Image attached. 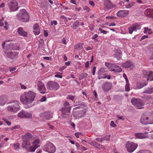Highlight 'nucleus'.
<instances>
[{
  "instance_id": "obj_45",
  "label": "nucleus",
  "mask_w": 153,
  "mask_h": 153,
  "mask_svg": "<svg viewBox=\"0 0 153 153\" xmlns=\"http://www.w3.org/2000/svg\"><path fill=\"white\" fill-rule=\"evenodd\" d=\"M126 91H128L130 90V88L129 86V83L126 84L125 86Z\"/></svg>"
},
{
  "instance_id": "obj_57",
  "label": "nucleus",
  "mask_w": 153,
  "mask_h": 153,
  "mask_svg": "<svg viewBox=\"0 0 153 153\" xmlns=\"http://www.w3.org/2000/svg\"><path fill=\"white\" fill-rule=\"evenodd\" d=\"M16 69V68H9V70L10 71V72H12L13 71H15Z\"/></svg>"
},
{
  "instance_id": "obj_44",
  "label": "nucleus",
  "mask_w": 153,
  "mask_h": 153,
  "mask_svg": "<svg viewBox=\"0 0 153 153\" xmlns=\"http://www.w3.org/2000/svg\"><path fill=\"white\" fill-rule=\"evenodd\" d=\"M140 153H152L149 150H142L140 151Z\"/></svg>"
},
{
  "instance_id": "obj_59",
  "label": "nucleus",
  "mask_w": 153,
  "mask_h": 153,
  "mask_svg": "<svg viewBox=\"0 0 153 153\" xmlns=\"http://www.w3.org/2000/svg\"><path fill=\"white\" fill-rule=\"evenodd\" d=\"M19 128V126H15L12 127L11 128V130H13L15 129H18Z\"/></svg>"
},
{
  "instance_id": "obj_55",
  "label": "nucleus",
  "mask_w": 153,
  "mask_h": 153,
  "mask_svg": "<svg viewBox=\"0 0 153 153\" xmlns=\"http://www.w3.org/2000/svg\"><path fill=\"white\" fill-rule=\"evenodd\" d=\"M96 69V67L94 66L92 70V74L93 75H94L95 74Z\"/></svg>"
},
{
  "instance_id": "obj_49",
  "label": "nucleus",
  "mask_w": 153,
  "mask_h": 153,
  "mask_svg": "<svg viewBox=\"0 0 153 153\" xmlns=\"http://www.w3.org/2000/svg\"><path fill=\"white\" fill-rule=\"evenodd\" d=\"M99 30L100 31L101 33H104L105 34H106L107 33V32L105 30H103L102 28H99Z\"/></svg>"
},
{
  "instance_id": "obj_63",
  "label": "nucleus",
  "mask_w": 153,
  "mask_h": 153,
  "mask_svg": "<svg viewBox=\"0 0 153 153\" xmlns=\"http://www.w3.org/2000/svg\"><path fill=\"white\" fill-rule=\"evenodd\" d=\"M4 143V142L3 141H2L1 142V144H0V149L3 146Z\"/></svg>"
},
{
  "instance_id": "obj_3",
  "label": "nucleus",
  "mask_w": 153,
  "mask_h": 153,
  "mask_svg": "<svg viewBox=\"0 0 153 153\" xmlns=\"http://www.w3.org/2000/svg\"><path fill=\"white\" fill-rule=\"evenodd\" d=\"M138 144L133 142L127 141L125 144V148L129 153H132L134 151L138 146Z\"/></svg>"
},
{
  "instance_id": "obj_47",
  "label": "nucleus",
  "mask_w": 153,
  "mask_h": 153,
  "mask_svg": "<svg viewBox=\"0 0 153 153\" xmlns=\"http://www.w3.org/2000/svg\"><path fill=\"white\" fill-rule=\"evenodd\" d=\"M69 105V103L68 102H65L63 104V106H64V107H70Z\"/></svg>"
},
{
  "instance_id": "obj_10",
  "label": "nucleus",
  "mask_w": 153,
  "mask_h": 153,
  "mask_svg": "<svg viewBox=\"0 0 153 153\" xmlns=\"http://www.w3.org/2000/svg\"><path fill=\"white\" fill-rule=\"evenodd\" d=\"M37 89L41 93L44 94L45 93L46 89L45 85L41 81H39L37 82Z\"/></svg>"
},
{
  "instance_id": "obj_4",
  "label": "nucleus",
  "mask_w": 153,
  "mask_h": 153,
  "mask_svg": "<svg viewBox=\"0 0 153 153\" xmlns=\"http://www.w3.org/2000/svg\"><path fill=\"white\" fill-rule=\"evenodd\" d=\"M19 102L17 101H14L10 105L7 107L8 111L12 112H16L18 111L20 108Z\"/></svg>"
},
{
  "instance_id": "obj_32",
  "label": "nucleus",
  "mask_w": 153,
  "mask_h": 153,
  "mask_svg": "<svg viewBox=\"0 0 153 153\" xmlns=\"http://www.w3.org/2000/svg\"><path fill=\"white\" fill-rule=\"evenodd\" d=\"M43 116L44 119L48 120L51 118V117L50 115V114L49 112H45L43 114Z\"/></svg>"
},
{
  "instance_id": "obj_24",
  "label": "nucleus",
  "mask_w": 153,
  "mask_h": 153,
  "mask_svg": "<svg viewBox=\"0 0 153 153\" xmlns=\"http://www.w3.org/2000/svg\"><path fill=\"white\" fill-rule=\"evenodd\" d=\"M107 71L106 68H101L98 71L97 74L98 77H102V75L106 74V72Z\"/></svg>"
},
{
  "instance_id": "obj_35",
  "label": "nucleus",
  "mask_w": 153,
  "mask_h": 153,
  "mask_svg": "<svg viewBox=\"0 0 153 153\" xmlns=\"http://www.w3.org/2000/svg\"><path fill=\"white\" fill-rule=\"evenodd\" d=\"M82 45V44L81 43H79L76 45L75 46V49H77L79 50L82 49L83 48Z\"/></svg>"
},
{
  "instance_id": "obj_7",
  "label": "nucleus",
  "mask_w": 153,
  "mask_h": 153,
  "mask_svg": "<svg viewBox=\"0 0 153 153\" xmlns=\"http://www.w3.org/2000/svg\"><path fill=\"white\" fill-rule=\"evenodd\" d=\"M46 87L49 91H55L59 88V85L56 82L49 81L47 84Z\"/></svg>"
},
{
  "instance_id": "obj_53",
  "label": "nucleus",
  "mask_w": 153,
  "mask_h": 153,
  "mask_svg": "<svg viewBox=\"0 0 153 153\" xmlns=\"http://www.w3.org/2000/svg\"><path fill=\"white\" fill-rule=\"evenodd\" d=\"M149 121L150 124H153V117H150L149 118Z\"/></svg>"
},
{
  "instance_id": "obj_17",
  "label": "nucleus",
  "mask_w": 153,
  "mask_h": 153,
  "mask_svg": "<svg viewBox=\"0 0 153 153\" xmlns=\"http://www.w3.org/2000/svg\"><path fill=\"white\" fill-rule=\"evenodd\" d=\"M40 141L39 139H37L33 142L32 145L31 146L32 152H34L36 149L40 146V145H39Z\"/></svg>"
},
{
  "instance_id": "obj_39",
  "label": "nucleus",
  "mask_w": 153,
  "mask_h": 153,
  "mask_svg": "<svg viewBox=\"0 0 153 153\" xmlns=\"http://www.w3.org/2000/svg\"><path fill=\"white\" fill-rule=\"evenodd\" d=\"M110 137L111 135H106L104 137H102V138L103 139V141L105 140L109 141L110 139Z\"/></svg>"
},
{
  "instance_id": "obj_30",
  "label": "nucleus",
  "mask_w": 153,
  "mask_h": 153,
  "mask_svg": "<svg viewBox=\"0 0 153 153\" xmlns=\"http://www.w3.org/2000/svg\"><path fill=\"white\" fill-rule=\"evenodd\" d=\"M133 66V64L129 61H127L126 62L122 64V66L124 68H128L132 67Z\"/></svg>"
},
{
  "instance_id": "obj_52",
  "label": "nucleus",
  "mask_w": 153,
  "mask_h": 153,
  "mask_svg": "<svg viewBox=\"0 0 153 153\" xmlns=\"http://www.w3.org/2000/svg\"><path fill=\"white\" fill-rule=\"evenodd\" d=\"M66 68V67L65 66H62L60 68V69L59 70V71H62L63 70H64Z\"/></svg>"
},
{
  "instance_id": "obj_54",
  "label": "nucleus",
  "mask_w": 153,
  "mask_h": 153,
  "mask_svg": "<svg viewBox=\"0 0 153 153\" xmlns=\"http://www.w3.org/2000/svg\"><path fill=\"white\" fill-rule=\"evenodd\" d=\"M110 126L112 127H114L116 126V124L113 121H111L110 123Z\"/></svg>"
},
{
  "instance_id": "obj_64",
  "label": "nucleus",
  "mask_w": 153,
  "mask_h": 153,
  "mask_svg": "<svg viewBox=\"0 0 153 153\" xmlns=\"http://www.w3.org/2000/svg\"><path fill=\"white\" fill-rule=\"evenodd\" d=\"M149 115L150 117H153V111L150 112Z\"/></svg>"
},
{
  "instance_id": "obj_33",
  "label": "nucleus",
  "mask_w": 153,
  "mask_h": 153,
  "mask_svg": "<svg viewBox=\"0 0 153 153\" xmlns=\"http://www.w3.org/2000/svg\"><path fill=\"white\" fill-rule=\"evenodd\" d=\"M73 116L74 117L76 118H81V115H80V111H75L73 112Z\"/></svg>"
},
{
  "instance_id": "obj_36",
  "label": "nucleus",
  "mask_w": 153,
  "mask_h": 153,
  "mask_svg": "<svg viewBox=\"0 0 153 153\" xmlns=\"http://www.w3.org/2000/svg\"><path fill=\"white\" fill-rule=\"evenodd\" d=\"M79 22L77 20L73 24V25L72 27L74 29H77L79 26Z\"/></svg>"
},
{
  "instance_id": "obj_60",
  "label": "nucleus",
  "mask_w": 153,
  "mask_h": 153,
  "mask_svg": "<svg viewBox=\"0 0 153 153\" xmlns=\"http://www.w3.org/2000/svg\"><path fill=\"white\" fill-rule=\"evenodd\" d=\"M89 3L92 6H94L95 5V3L91 1H89Z\"/></svg>"
},
{
  "instance_id": "obj_19",
  "label": "nucleus",
  "mask_w": 153,
  "mask_h": 153,
  "mask_svg": "<svg viewBox=\"0 0 153 153\" xmlns=\"http://www.w3.org/2000/svg\"><path fill=\"white\" fill-rule=\"evenodd\" d=\"M104 5L107 10L111 9L114 7V6L111 3L110 0H105Z\"/></svg>"
},
{
  "instance_id": "obj_56",
  "label": "nucleus",
  "mask_w": 153,
  "mask_h": 153,
  "mask_svg": "<svg viewBox=\"0 0 153 153\" xmlns=\"http://www.w3.org/2000/svg\"><path fill=\"white\" fill-rule=\"evenodd\" d=\"M57 24V22L56 21L53 20L51 22V25H56Z\"/></svg>"
},
{
  "instance_id": "obj_13",
  "label": "nucleus",
  "mask_w": 153,
  "mask_h": 153,
  "mask_svg": "<svg viewBox=\"0 0 153 153\" xmlns=\"http://www.w3.org/2000/svg\"><path fill=\"white\" fill-rule=\"evenodd\" d=\"M71 107H64L60 108V110L62 111V116L63 117H65L66 116L68 115L70 112Z\"/></svg>"
},
{
  "instance_id": "obj_14",
  "label": "nucleus",
  "mask_w": 153,
  "mask_h": 153,
  "mask_svg": "<svg viewBox=\"0 0 153 153\" xmlns=\"http://www.w3.org/2000/svg\"><path fill=\"white\" fill-rule=\"evenodd\" d=\"M129 11L127 10H120L117 13V16L120 17H125L128 16Z\"/></svg>"
},
{
  "instance_id": "obj_46",
  "label": "nucleus",
  "mask_w": 153,
  "mask_h": 153,
  "mask_svg": "<svg viewBox=\"0 0 153 153\" xmlns=\"http://www.w3.org/2000/svg\"><path fill=\"white\" fill-rule=\"evenodd\" d=\"M115 72H120L122 71V69L118 66L117 68L115 69Z\"/></svg>"
},
{
  "instance_id": "obj_2",
  "label": "nucleus",
  "mask_w": 153,
  "mask_h": 153,
  "mask_svg": "<svg viewBox=\"0 0 153 153\" xmlns=\"http://www.w3.org/2000/svg\"><path fill=\"white\" fill-rule=\"evenodd\" d=\"M17 19L22 22H27L29 21L30 16L29 14L25 9L20 10L16 15Z\"/></svg>"
},
{
  "instance_id": "obj_1",
  "label": "nucleus",
  "mask_w": 153,
  "mask_h": 153,
  "mask_svg": "<svg viewBox=\"0 0 153 153\" xmlns=\"http://www.w3.org/2000/svg\"><path fill=\"white\" fill-rule=\"evenodd\" d=\"M36 95L35 93L31 91L24 92L21 95L20 100L24 105H30L34 101Z\"/></svg>"
},
{
  "instance_id": "obj_9",
  "label": "nucleus",
  "mask_w": 153,
  "mask_h": 153,
  "mask_svg": "<svg viewBox=\"0 0 153 153\" xmlns=\"http://www.w3.org/2000/svg\"><path fill=\"white\" fill-rule=\"evenodd\" d=\"M18 116L19 118H31L32 116V114L24 110L21 111L18 114Z\"/></svg>"
},
{
  "instance_id": "obj_12",
  "label": "nucleus",
  "mask_w": 153,
  "mask_h": 153,
  "mask_svg": "<svg viewBox=\"0 0 153 153\" xmlns=\"http://www.w3.org/2000/svg\"><path fill=\"white\" fill-rule=\"evenodd\" d=\"M4 53L7 56L11 59H14L16 58L19 54L18 52L14 51L11 52L4 51Z\"/></svg>"
},
{
  "instance_id": "obj_11",
  "label": "nucleus",
  "mask_w": 153,
  "mask_h": 153,
  "mask_svg": "<svg viewBox=\"0 0 153 153\" xmlns=\"http://www.w3.org/2000/svg\"><path fill=\"white\" fill-rule=\"evenodd\" d=\"M22 147L25 149L28 152H32L31 146L30 141H26L23 140Z\"/></svg>"
},
{
  "instance_id": "obj_28",
  "label": "nucleus",
  "mask_w": 153,
  "mask_h": 153,
  "mask_svg": "<svg viewBox=\"0 0 153 153\" xmlns=\"http://www.w3.org/2000/svg\"><path fill=\"white\" fill-rule=\"evenodd\" d=\"M134 135L137 138L139 139H144L147 138V137L143 133H135Z\"/></svg>"
},
{
  "instance_id": "obj_21",
  "label": "nucleus",
  "mask_w": 153,
  "mask_h": 153,
  "mask_svg": "<svg viewBox=\"0 0 153 153\" xmlns=\"http://www.w3.org/2000/svg\"><path fill=\"white\" fill-rule=\"evenodd\" d=\"M149 118L144 116H142L141 118L140 122L143 124H150Z\"/></svg>"
},
{
  "instance_id": "obj_16",
  "label": "nucleus",
  "mask_w": 153,
  "mask_h": 153,
  "mask_svg": "<svg viewBox=\"0 0 153 153\" xmlns=\"http://www.w3.org/2000/svg\"><path fill=\"white\" fill-rule=\"evenodd\" d=\"M33 135L29 132H27L24 135L21 136V138L23 140H25L26 141H30L32 140L33 138Z\"/></svg>"
},
{
  "instance_id": "obj_34",
  "label": "nucleus",
  "mask_w": 153,
  "mask_h": 153,
  "mask_svg": "<svg viewBox=\"0 0 153 153\" xmlns=\"http://www.w3.org/2000/svg\"><path fill=\"white\" fill-rule=\"evenodd\" d=\"M144 30L143 32L144 33L148 32V33L149 34H151L152 33V32L151 31V29H149L147 27H144Z\"/></svg>"
},
{
  "instance_id": "obj_31",
  "label": "nucleus",
  "mask_w": 153,
  "mask_h": 153,
  "mask_svg": "<svg viewBox=\"0 0 153 153\" xmlns=\"http://www.w3.org/2000/svg\"><path fill=\"white\" fill-rule=\"evenodd\" d=\"M144 93L151 94L153 93V87L152 86H150L148 87L143 92Z\"/></svg>"
},
{
  "instance_id": "obj_40",
  "label": "nucleus",
  "mask_w": 153,
  "mask_h": 153,
  "mask_svg": "<svg viewBox=\"0 0 153 153\" xmlns=\"http://www.w3.org/2000/svg\"><path fill=\"white\" fill-rule=\"evenodd\" d=\"M88 76L87 74L86 73H84L82 74V75H81L79 76V78L80 79H83L85 78Z\"/></svg>"
},
{
  "instance_id": "obj_29",
  "label": "nucleus",
  "mask_w": 153,
  "mask_h": 153,
  "mask_svg": "<svg viewBox=\"0 0 153 153\" xmlns=\"http://www.w3.org/2000/svg\"><path fill=\"white\" fill-rule=\"evenodd\" d=\"M7 101V98L5 96L2 95L0 97V105H4L6 103Z\"/></svg>"
},
{
  "instance_id": "obj_6",
  "label": "nucleus",
  "mask_w": 153,
  "mask_h": 153,
  "mask_svg": "<svg viewBox=\"0 0 153 153\" xmlns=\"http://www.w3.org/2000/svg\"><path fill=\"white\" fill-rule=\"evenodd\" d=\"M131 102L137 109L142 108L144 105V102L140 99L134 98L131 100Z\"/></svg>"
},
{
  "instance_id": "obj_23",
  "label": "nucleus",
  "mask_w": 153,
  "mask_h": 153,
  "mask_svg": "<svg viewBox=\"0 0 153 153\" xmlns=\"http://www.w3.org/2000/svg\"><path fill=\"white\" fill-rule=\"evenodd\" d=\"M148 83L146 81H141L137 82V87L138 89H140L146 85Z\"/></svg>"
},
{
  "instance_id": "obj_38",
  "label": "nucleus",
  "mask_w": 153,
  "mask_h": 153,
  "mask_svg": "<svg viewBox=\"0 0 153 153\" xmlns=\"http://www.w3.org/2000/svg\"><path fill=\"white\" fill-rule=\"evenodd\" d=\"M111 76L110 75L107 76H103L102 77H98L99 79H105L107 78L108 79H111Z\"/></svg>"
},
{
  "instance_id": "obj_48",
  "label": "nucleus",
  "mask_w": 153,
  "mask_h": 153,
  "mask_svg": "<svg viewBox=\"0 0 153 153\" xmlns=\"http://www.w3.org/2000/svg\"><path fill=\"white\" fill-rule=\"evenodd\" d=\"M74 98L75 97L72 95H69L67 97V99H69L72 100H74Z\"/></svg>"
},
{
  "instance_id": "obj_50",
  "label": "nucleus",
  "mask_w": 153,
  "mask_h": 153,
  "mask_svg": "<svg viewBox=\"0 0 153 153\" xmlns=\"http://www.w3.org/2000/svg\"><path fill=\"white\" fill-rule=\"evenodd\" d=\"M96 140L97 141L101 142L103 141V139L102 138H102H100V137H97L96 138Z\"/></svg>"
},
{
  "instance_id": "obj_51",
  "label": "nucleus",
  "mask_w": 153,
  "mask_h": 153,
  "mask_svg": "<svg viewBox=\"0 0 153 153\" xmlns=\"http://www.w3.org/2000/svg\"><path fill=\"white\" fill-rule=\"evenodd\" d=\"M20 85L21 86V88L22 89H27V87L25 85H22V83H20Z\"/></svg>"
},
{
  "instance_id": "obj_41",
  "label": "nucleus",
  "mask_w": 153,
  "mask_h": 153,
  "mask_svg": "<svg viewBox=\"0 0 153 153\" xmlns=\"http://www.w3.org/2000/svg\"><path fill=\"white\" fill-rule=\"evenodd\" d=\"M12 46V45H7L6 46V48L7 50H10V49H12V50H19V48H18V49H16V48H11V47Z\"/></svg>"
},
{
  "instance_id": "obj_27",
  "label": "nucleus",
  "mask_w": 153,
  "mask_h": 153,
  "mask_svg": "<svg viewBox=\"0 0 153 153\" xmlns=\"http://www.w3.org/2000/svg\"><path fill=\"white\" fill-rule=\"evenodd\" d=\"M17 32L19 35L24 37L26 36L27 34V33L24 31L22 27L18 28Z\"/></svg>"
},
{
  "instance_id": "obj_25",
  "label": "nucleus",
  "mask_w": 153,
  "mask_h": 153,
  "mask_svg": "<svg viewBox=\"0 0 153 153\" xmlns=\"http://www.w3.org/2000/svg\"><path fill=\"white\" fill-rule=\"evenodd\" d=\"M145 77H147V80L150 81L153 80V72L152 71H150L149 73H148L146 74H145Z\"/></svg>"
},
{
  "instance_id": "obj_26",
  "label": "nucleus",
  "mask_w": 153,
  "mask_h": 153,
  "mask_svg": "<svg viewBox=\"0 0 153 153\" xmlns=\"http://www.w3.org/2000/svg\"><path fill=\"white\" fill-rule=\"evenodd\" d=\"M144 13L147 16H150L153 18V9L150 8L147 9L145 11Z\"/></svg>"
},
{
  "instance_id": "obj_5",
  "label": "nucleus",
  "mask_w": 153,
  "mask_h": 153,
  "mask_svg": "<svg viewBox=\"0 0 153 153\" xmlns=\"http://www.w3.org/2000/svg\"><path fill=\"white\" fill-rule=\"evenodd\" d=\"M44 150L49 153H54L56 150L55 146L51 143L48 141L43 148Z\"/></svg>"
},
{
  "instance_id": "obj_20",
  "label": "nucleus",
  "mask_w": 153,
  "mask_h": 153,
  "mask_svg": "<svg viewBox=\"0 0 153 153\" xmlns=\"http://www.w3.org/2000/svg\"><path fill=\"white\" fill-rule=\"evenodd\" d=\"M114 56L118 60H119L121 57V52L120 50L119 49H116L114 50Z\"/></svg>"
},
{
  "instance_id": "obj_15",
  "label": "nucleus",
  "mask_w": 153,
  "mask_h": 153,
  "mask_svg": "<svg viewBox=\"0 0 153 153\" xmlns=\"http://www.w3.org/2000/svg\"><path fill=\"white\" fill-rule=\"evenodd\" d=\"M140 28L141 27L140 25L137 24L133 25L128 27L129 33L130 34H132L133 31H137V29L140 30Z\"/></svg>"
},
{
  "instance_id": "obj_58",
  "label": "nucleus",
  "mask_w": 153,
  "mask_h": 153,
  "mask_svg": "<svg viewBox=\"0 0 153 153\" xmlns=\"http://www.w3.org/2000/svg\"><path fill=\"white\" fill-rule=\"evenodd\" d=\"M117 117L119 120H123L125 119V118L123 116H120L119 115H117Z\"/></svg>"
},
{
  "instance_id": "obj_8",
  "label": "nucleus",
  "mask_w": 153,
  "mask_h": 153,
  "mask_svg": "<svg viewBox=\"0 0 153 153\" xmlns=\"http://www.w3.org/2000/svg\"><path fill=\"white\" fill-rule=\"evenodd\" d=\"M8 5L11 11H14L18 10V3L16 0H8Z\"/></svg>"
},
{
  "instance_id": "obj_18",
  "label": "nucleus",
  "mask_w": 153,
  "mask_h": 153,
  "mask_svg": "<svg viewBox=\"0 0 153 153\" xmlns=\"http://www.w3.org/2000/svg\"><path fill=\"white\" fill-rule=\"evenodd\" d=\"M111 85L108 82H106L103 84L102 88L105 93L107 92L111 88Z\"/></svg>"
},
{
  "instance_id": "obj_43",
  "label": "nucleus",
  "mask_w": 153,
  "mask_h": 153,
  "mask_svg": "<svg viewBox=\"0 0 153 153\" xmlns=\"http://www.w3.org/2000/svg\"><path fill=\"white\" fill-rule=\"evenodd\" d=\"M39 46L41 47H42L44 44V40L42 39H40L39 41Z\"/></svg>"
},
{
  "instance_id": "obj_62",
  "label": "nucleus",
  "mask_w": 153,
  "mask_h": 153,
  "mask_svg": "<svg viewBox=\"0 0 153 153\" xmlns=\"http://www.w3.org/2000/svg\"><path fill=\"white\" fill-rule=\"evenodd\" d=\"M94 145L97 147H100V144L96 143V142H94Z\"/></svg>"
},
{
  "instance_id": "obj_42",
  "label": "nucleus",
  "mask_w": 153,
  "mask_h": 153,
  "mask_svg": "<svg viewBox=\"0 0 153 153\" xmlns=\"http://www.w3.org/2000/svg\"><path fill=\"white\" fill-rule=\"evenodd\" d=\"M14 149L15 150H17L19 149L20 144L19 143H16L15 144H14L13 145Z\"/></svg>"
},
{
  "instance_id": "obj_37",
  "label": "nucleus",
  "mask_w": 153,
  "mask_h": 153,
  "mask_svg": "<svg viewBox=\"0 0 153 153\" xmlns=\"http://www.w3.org/2000/svg\"><path fill=\"white\" fill-rule=\"evenodd\" d=\"M134 4L135 3L134 2H132L131 3H129L128 4L126 5H125V8H129Z\"/></svg>"
},
{
  "instance_id": "obj_61",
  "label": "nucleus",
  "mask_w": 153,
  "mask_h": 153,
  "mask_svg": "<svg viewBox=\"0 0 153 153\" xmlns=\"http://www.w3.org/2000/svg\"><path fill=\"white\" fill-rule=\"evenodd\" d=\"M89 66V62L88 61H87L85 63V67L86 68H88Z\"/></svg>"
},
{
  "instance_id": "obj_22",
  "label": "nucleus",
  "mask_w": 153,
  "mask_h": 153,
  "mask_svg": "<svg viewBox=\"0 0 153 153\" xmlns=\"http://www.w3.org/2000/svg\"><path fill=\"white\" fill-rule=\"evenodd\" d=\"M33 32L36 35H38L40 32V30L39 25L35 24L33 27Z\"/></svg>"
}]
</instances>
